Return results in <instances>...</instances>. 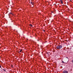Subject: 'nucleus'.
Returning a JSON list of instances; mask_svg holds the SVG:
<instances>
[{
    "mask_svg": "<svg viewBox=\"0 0 73 73\" xmlns=\"http://www.w3.org/2000/svg\"><path fill=\"white\" fill-rule=\"evenodd\" d=\"M63 73H68V71L66 70H64L63 72Z\"/></svg>",
    "mask_w": 73,
    "mask_h": 73,
    "instance_id": "nucleus-2",
    "label": "nucleus"
},
{
    "mask_svg": "<svg viewBox=\"0 0 73 73\" xmlns=\"http://www.w3.org/2000/svg\"><path fill=\"white\" fill-rule=\"evenodd\" d=\"M31 4L32 5H33V4H34V3H33V2H31Z\"/></svg>",
    "mask_w": 73,
    "mask_h": 73,
    "instance_id": "nucleus-4",
    "label": "nucleus"
},
{
    "mask_svg": "<svg viewBox=\"0 0 73 73\" xmlns=\"http://www.w3.org/2000/svg\"><path fill=\"white\" fill-rule=\"evenodd\" d=\"M3 70H4V72H6V70H5L4 69H3Z\"/></svg>",
    "mask_w": 73,
    "mask_h": 73,
    "instance_id": "nucleus-6",
    "label": "nucleus"
},
{
    "mask_svg": "<svg viewBox=\"0 0 73 73\" xmlns=\"http://www.w3.org/2000/svg\"><path fill=\"white\" fill-rule=\"evenodd\" d=\"M0 68H1V65H0Z\"/></svg>",
    "mask_w": 73,
    "mask_h": 73,
    "instance_id": "nucleus-8",
    "label": "nucleus"
},
{
    "mask_svg": "<svg viewBox=\"0 0 73 73\" xmlns=\"http://www.w3.org/2000/svg\"><path fill=\"white\" fill-rule=\"evenodd\" d=\"M62 62L63 63H64V61H62Z\"/></svg>",
    "mask_w": 73,
    "mask_h": 73,
    "instance_id": "nucleus-9",
    "label": "nucleus"
},
{
    "mask_svg": "<svg viewBox=\"0 0 73 73\" xmlns=\"http://www.w3.org/2000/svg\"><path fill=\"white\" fill-rule=\"evenodd\" d=\"M22 50H22V49L20 51H19V52H21L22 51Z\"/></svg>",
    "mask_w": 73,
    "mask_h": 73,
    "instance_id": "nucleus-5",
    "label": "nucleus"
},
{
    "mask_svg": "<svg viewBox=\"0 0 73 73\" xmlns=\"http://www.w3.org/2000/svg\"><path fill=\"white\" fill-rule=\"evenodd\" d=\"M66 58H68V57H66Z\"/></svg>",
    "mask_w": 73,
    "mask_h": 73,
    "instance_id": "nucleus-10",
    "label": "nucleus"
},
{
    "mask_svg": "<svg viewBox=\"0 0 73 73\" xmlns=\"http://www.w3.org/2000/svg\"><path fill=\"white\" fill-rule=\"evenodd\" d=\"M62 45H58L57 46H56V48L57 49H60L62 48Z\"/></svg>",
    "mask_w": 73,
    "mask_h": 73,
    "instance_id": "nucleus-1",
    "label": "nucleus"
},
{
    "mask_svg": "<svg viewBox=\"0 0 73 73\" xmlns=\"http://www.w3.org/2000/svg\"><path fill=\"white\" fill-rule=\"evenodd\" d=\"M60 2L61 4H63V2L62 0H60Z\"/></svg>",
    "mask_w": 73,
    "mask_h": 73,
    "instance_id": "nucleus-3",
    "label": "nucleus"
},
{
    "mask_svg": "<svg viewBox=\"0 0 73 73\" xmlns=\"http://www.w3.org/2000/svg\"><path fill=\"white\" fill-rule=\"evenodd\" d=\"M30 25L31 27H32V25Z\"/></svg>",
    "mask_w": 73,
    "mask_h": 73,
    "instance_id": "nucleus-7",
    "label": "nucleus"
},
{
    "mask_svg": "<svg viewBox=\"0 0 73 73\" xmlns=\"http://www.w3.org/2000/svg\"><path fill=\"white\" fill-rule=\"evenodd\" d=\"M44 31H45V30H44Z\"/></svg>",
    "mask_w": 73,
    "mask_h": 73,
    "instance_id": "nucleus-11",
    "label": "nucleus"
}]
</instances>
